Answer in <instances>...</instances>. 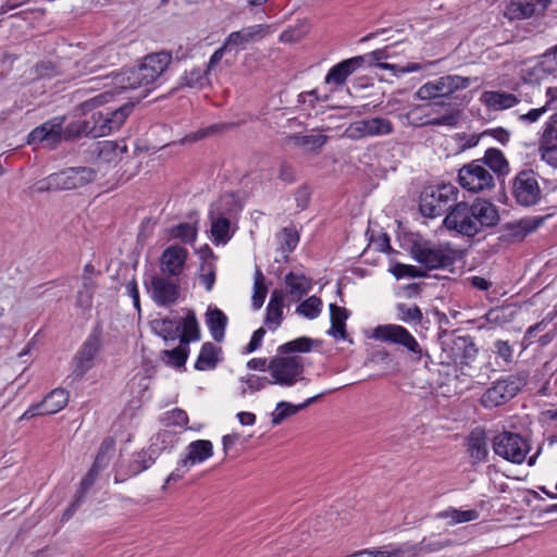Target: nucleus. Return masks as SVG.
Segmentation results:
<instances>
[{"label": "nucleus", "mask_w": 557, "mask_h": 557, "mask_svg": "<svg viewBox=\"0 0 557 557\" xmlns=\"http://www.w3.org/2000/svg\"><path fill=\"white\" fill-rule=\"evenodd\" d=\"M112 97L111 91L99 94L75 108L77 114H87L92 112L90 117L75 121L66 125V137L79 138L87 136L98 138L108 136L111 132L117 131L125 123L134 109V104L126 102L116 109H101L95 111L98 107L108 102Z\"/></svg>", "instance_id": "f257e3e1"}, {"label": "nucleus", "mask_w": 557, "mask_h": 557, "mask_svg": "<svg viewBox=\"0 0 557 557\" xmlns=\"http://www.w3.org/2000/svg\"><path fill=\"white\" fill-rule=\"evenodd\" d=\"M497 208L485 199H475L472 203L457 202L444 219V226L467 237H474L486 228L497 225Z\"/></svg>", "instance_id": "f03ea898"}, {"label": "nucleus", "mask_w": 557, "mask_h": 557, "mask_svg": "<svg viewBox=\"0 0 557 557\" xmlns=\"http://www.w3.org/2000/svg\"><path fill=\"white\" fill-rule=\"evenodd\" d=\"M172 63V53L159 51L147 54L137 67L116 74L113 85L120 89H136L149 86L162 77Z\"/></svg>", "instance_id": "7ed1b4c3"}, {"label": "nucleus", "mask_w": 557, "mask_h": 557, "mask_svg": "<svg viewBox=\"0 0 557 557\" xmlns=\"http://www.w3.org/2000/svg\"><path fill=\"white\" fill-rule=\"evenodd\" d=\"M412 258L428 270L446 269L460 258L458 250L448 244L416 242L411 246Z\"/></svg>", "instance_id": "20e7f679"}, {"label": "nucleus", "mask_w": 557, "mask_h": 557, "mask_svg": "<svg viewBox=\"0 0 557 557\" xmlns=\"http://www.w3.org/2000/svg\"><path fill=\"white\" fill-rule=\"evenodd\" d=\"M458 189L450 184L429 186L420 196L419 209L423 216L434 219L449 212L457 203Z\"/></svg>", "instance_id": "39448f33"}, {"label": "nucleus", "mask_w": 557, "mask_h": 557, "mask_svg": "<svg viewBox=\"0 0 557 557\" xmlns=\"http://www.w3.org/2000/svg\"><path fill=\"white\" fill-rule=\"evenodd\" d=\"M268 371L272 384L290 387L306 381L305 362L300 356H285L277 352L269 360Z\"/></svg>", "instance_id": "423d86ee"}, {"label": "nucleus", "mask_w": 557, "mask_h": 557, "mask_svg": "<svg viewBox=\"0 0 557 557\" xmlns=\"http://www.w3.org/2000/svg\"><path fill=\"white\" fill-rule=\"evenodd\" d=\"M96 172L89 166L67 168L52 173L40 182L39 190H72L95 181Z\"/></svg>", "instance_id": "0eeeda50"}, {"label": "nucleus", "mask_w": 557, "mask_h": 557, "mask_svg": "<svg viewBox=\"0 0 557 557\" xmlns=\"http://www.w3.org/2000/svg\"><path fill=\"white\" fill-rule=\"evenodd\" d=\"M471 84L470 77L460 75H444L424 83L417 91L419 100H436L449 98L455 92L468 88Z\"/></svg>", "instance_id": "6e6552de"}, {"label": "nucleus", "mask_w": 557, "mask_h": 557, "mask_svg": "<svg viewBox=\"0 0 557 557\" xmlns=\"http://www.w3.org/2000/svg\"><path fill=\"white\" fill-rule=\"evenodd\" d=\"M235 206L234 196L225 194L211 206L209 218L211 221L210 233L213 242L216 245L226 244L231 237V222L230 216L232 215Z\"/></svg>", "instance_id": "1a4fd4ad"}, {"label": "nucleus", "mask_w": 557, "mask_h": 557, "mask_svg": "<svg viewBox=\"0 0 557 557\" xmlns=\"http://www.w3.org/2000/svg\"><path fill=\"white\" fill-rule=\"evenodd\" d=\"M373 336L381 342L400 345L406 348L414 361H420L423 356L430 358L424 352L414 336L404 326L398 324H384L374 329Z\"/></svg>", "instance_id": "9d476101"}, {"label": "nucleus", "mask_w": 557, "mask_h": 557, "mask_svg": "<svg viewBox=\"0 0 557 557\" xmlns=\"http://www.w3.org/2000/svg\"><path fill=\"white\" fill-rule=\"evenodd\" d=\"M102 348V332L95 327L87 336L78 351L73 358V375L82 379L96 364V360Z\"/></svg>", "instance_id": "9b49d317"}, {"label": "nucleus", "mask_w": 557, "mask_h": 557, "mask_svg": "<svg viewBox=\"0 0 557 557\" xmlns=\"http://www.w3.org/2000/svg\"><path fill=\"white\" fill-rule=\"evenodd\" d=\"M145 285L151 299L158 306H172L181 295L180 280L168 275L152 274Z\"/></svg>", "instance_id": "f8f14e48"}, {"label": "nucleus", "mask_w": 557, "mask_h": 557, "mask_svg": "<svg viewBox=\"0 0 557 557\" xmlns=\"http://www.w3.org/2000/svg\"><path fill=\"white\" fill-rule=\"evenodd\" d=\"M525 385V379L521 375H508L498 380L481 397V404L485 408L500 406L511 398Z\"/></svg>", "instance_id": "ddd939ff"}, {"label": "nucleus", "mask_w": 557, "mask_h": 557, "mask_svg": "<svg viewBox=\"0 0 557 557\" xmlns=\"http://www.w3.org/2000/svg\"><path fill=\"white\" fill-rule=\"evenodd\" d=\"M458 180L460 185L471 193H482L495 187L493 174L480 160L465 164L458 172Z\"/></svg>", "instance_id": "4468645a"}, {"label": "nucleus", "mask_w": 557, "mask_h": 557, "mask_svg": "<svg viewBox=\"0 0 557 557\" xmlns=\"http://www.w3.org/2000/svg\"><path fill=\"white\" fill-rule=\"evenodd\" d=\"M65 116H55L34 128L27 137L28 145L42 144L47 148H55L62 140H74L66 137Z\"/></svg>", "instance_id": "2eb2a0df"}, {"label": "nucleus", "mask_w": 557, "mask_h": 557, "mask_svg": "<svg viewBox=\"0 0 557 557\" xmlns=\"http://www.w3.org/2000/svg\"><path fill=\"white\" fill-rule=\"evenodd\" d=\"M478 349L469 336H454L443 342L442 363L468 364L473 360Z\"/></svg>", "instance_id": "dca6fc26"}, {"label": "nucleus", "mask_w": 557, "mask_h": 557, "mask_svg": "<svg viewBox=\"0 0 557 557\" xmlns=\"http://www.w3.org/2000/svg\"><path fill=\"white\" fill-rule=\"evenodd\" d=\"M493 449L496 455L513 463L524 461L529 445L519 434L503 432L493 438Z\"/></svg>", "instance_id": "f3484780"}, {"label": "nucleus", "mask_w": 557, "mask_h": 557, "mask_svg": "<svg viewBox=\"0 0 557 557\" xmlns=\"http://www.w3.org/2000/svg\"><path fill=\"white\" fill-rule=\"evenodd\" d=\"M512 195L517 202L524 207L534 206L541 198V188L532 170L519 172L512 184Z\"/></svg>", "instance_id": "a211bd4d"}, {"label": "nucleus", "mask_w": 557, "mask_h": 557, "mask_svg": "<svg viewBox=\"0 0 557 557\" xmlns=\"http://www.w3.org/2000/svg\"><path fill=\"white\" fill-rule=\"evenodd\" d=\"M69 392L64 388H54L42 401L30 406L22 416L21 420H29L36 416L54 414L61 411L69 403Z\"/></svg>", "instance_id": "6ab92c4d"}, {"label": "nucleus", "mask_w": 557, "mask_h": 557, "mask_svg": "<svg viewBox=\"0 0 557 557\" xmlns=\"http://www.w3.org/2000/svg\"><path fill=\"white\" fill-rule=\"evenodd\" d=\"M269 25L257 24L232 32L224 40L225 48H230V51L245 49L247 45L262 40L269 34Z\"/></svg>", "instance_id": "aec40b11"}, {"label": "nucleus", "mask_w": 557, "mask_h": 557, "mask_svg": "<svg viewBox=\"0 0 557 557\" xmlns=\"http://www.w3.org/2000/svg\"><path fill=\"white\" fill-rule=\"evenodd\" d=\"M187 255V249L178 245L164 249L160 257V274L178 278L185 269Z\"/></svg>", "instance_id": "412c9836"}, {"label": "nucleus", "mask_w": 557, "mask_h": 557, "mask_svg": "<svg viewBox=\"0 0 557 557\" xmlns=\"http://www.w3.org/2000/svg\"><path fill=\"white\" fill-rule=\"evenodd\" d=\"M434 107H447V111L445 114L432 117V119H423L421 116H418L420 112V107L413 108L407 115L408 120L411 124L417 126H423V125H446V126H456L459 122L460 117V110L456 107H453L450 103L446 104L443 101L434 102Z\"/></svg>", "instance_id": "4be33fe9"}, {"label": "nucleus", "mask_w": 557, "mask_h": 557, "mask_svg": "<svg viewBox=\"0 0 557 557\" xmlns=\"http://www.w3.org/2000/svg\"><path fill=\"white\" fill-rule=\"evenodd\" d=\"M364 63L366 57L363 55L346 59L329 70L325 76V83L342 86L346 83L347 78Z\"/></svg>", "instance_id": "5701e85b"}, {"label": "nucleus", "mask_w": 557, "mask_h": 557, "mask_svg": "<svg viewBox=\"0 0 557 557\" xmlns=\"http://www.w3.org/2000/svg\"><path fill=\"white\" fill-rule=\"evenodd\" d=\"M187 454L178 461L182 468H189L201 463L213 455V444L208 440H197L187 446Z\"/></svg>", "instance_id": "b1692460"}, {"label": "nucleus", "mask_w": 557, "mask_h": 557, "mask_svg": "<svg viewBox=\"0 0 557 557\" xmlns=\"http://www.w3.org/2000/svg\"><path fill=\"white\" fill-rule=\"evenodd\" d=\"M391 47H385L384 49H379L375 51H372L370 53V57L376 61V66L382 70H388L393 73L394 76L398 77L406 73L411 72H418L423 69V65L416 62H409L406 65H401L398 63H389V62H383L382 60H386L392 57V53L389 52Z\"/></svg>", "instance_id": "393cba45"}, {"label": "nucleus", "mask_w": 557, "mask_h": 557, "mask_svg": "<svg viewBox=\"0 0 557 557\" xmlns=\"http://www.w3.org/2000/svg\"><path fill=\"white\" fill-rule=\"evenodd\" d=\"M542 159L549 165L557 168V129L553 123H546L540 139Z\"/></svg>", "instance_id": "a878e982"}, {"label": "nucleus", "mask_w": 557, "mask_h": 557, "mask_svg": "<svg viewBox=\"0 0 557 557\" xmlns=\"http://www.w3.org/2000/svg\"><path fill=\"white\" fill-rule=\"evenodd\" d=\"M546 0H509L504 15L509 20H522L531 17L537 8L545 7Z\"/></svg>", "instance_id": "bb28decb"}, {"label": "nucleus", "mask_w": 557, "mask_h": 557, "mask_svg": "<svg viewBox=\"0 0 557 557\" xmlns=\"http://www.w3.org/2000/svg\"><path fill=\"white\" fill-rule=\"evenodd\" d=\"M467 451L472 465L486 460L488 455L486 434L481 429H474L468 436Z\"/></svg>", "instance_id": "cd10ccee"}, {"label": "nucleus", "mask_w": 557, "mask_h": 557, "mask_svg": "<svg viewBox=\"0 0 557 557\" xmlns=\"http://www.w3.org/2000/svg\"><path fill=\"white\" fill-rule=\"evenodd\" d=\"M284 294L281 289H274L271 293L270 301L267 307L265 324L270 330H276L283 320Z\"/></svg>", "instance_id": "c85d7f7f"}, {"label": "nucleus", "mask_w": 557, "mask_h": 557, "mask_svg": "<svg viewBox=\"0 0 557 557\" xmlns=\"http://www.w3.org/2000/svg\"><path fill=\"white\" fill-rule=\"evenodd\" d=\"M453 541H428L423 539L418 544H403L400 545V553H403L404 557H417L420 554H430L437 550H441L445 547L451 546Z\"/></svg>", "instance_id": "c756f323"}, {"label": "nucleus", "mask_w": 557, "mask_h": 557, "mask_svg": "<svg viewBox=\"0 0 557 557\" xmlns=\"http://www.w3.org/2000/svg\"><path fill=\"white\" fill-rule=\"evenodd\" d=\"M325 393L318 394L308 398L305 403L293 405L287 401H281L276 405L275 411L272 413V423L278 425L286 418L296 414L298 411L306 409L311 404L320 399Z\"/></svg>", "instance_id": "7c9ffc66"}, {"label": "nucleus", "mask_w": 557, "mask_h": 557, "mask_svg": "<svg viewBox=\"0 0 557 557\" xmlns=\"http://www.w3.org/2000/svg\"><path fill=\"white\" fill-rule=\"evenodd\" d=\"M285 284L292 300L298 301L311 289V280L304 274L289 272L285 276Z\"/></svg>", "instance_id": "2f4dec72"}, {"label": "nucleus", "mask_w": 557, "mask_h": 557, "mask_svg": "<svg viewBox=\"0 0 557 557\" xmlns=\"http://www.w3.org/2000/svg\"><path fill=\"white\" fill-rule=\"evenodd\" d=\"M331 327L329 334L335 338L345 339L347 337L346 320L348 319V310L335 304L330 305Z\"/></svg>", "instance_id": "473e14b6"}, {"label": "nucleus", "mask_w": 557, "mask_h": 557, "mask_svg": "<svg viewBox=\"0 0 557 557\" xmlns=\"http://www.w3.org/2000/svg\"><path fill=\"white\" fill-rule=\"evenodd\" d=\"M484 166H488L498 176H504L509 173V163L504 153L495 148H490L485 151L484 157L479 159Z\"/></svg>", "instance_id": "72a5a7b5"}, {"label": "nucleus", "mask_w": 557, "mask_h": 557, "mask_svg": "<svg viewBox=\"0 0 557 557\" xmlns=\"http://www.w3.org/2000/svg\"><path fill=\"white\" fill-rule=\"evenodd\" d=\"M482 100L493 110H505L519 102L513 94L505 91H485L482 95Z\"/></svg>", "instance_id": "f704fd0d"}, {"label": "nucleus", "mask_w": 557, "mask_h": 557, "mask_svg": "<svg viewBox=\"0 0 557 557\" xmlns=\"http://www.w3.org/2000/svg\"><path fill=\"white\" fill-rule=\"evenodd\" d=\"M206 323L214 341L221 342L225 335L227 317L218 308L209 309L206 314Z\"/></svg>", "instance_id": "c9c22d12"}, {"label": "nucleus", "mask_w": 557, "mask_h": 557, "mask_svg": "<svg viewBox=\"0 0 557 557\" xmlns=\"http://www.w3.org/2000/svg\"><path fill=\"white\" fill-rule=\"evenodd\" d=\"M127 151L126 145L121 141L106 140L99 144L98 159L102 162H116Z\"/></svg>", "instance_id": "e433bc0d"}, {"label": "nucleus", "mask_w": 557, "mask_h": 557, "mask_svg": "<svg viewBox=\"0 0 557 557\" xmlns=\"http://www.w3.org/2000/svg\"><path fill=\"white\" fill-rule=\"evenodd\" d=\"M218 351L219 348L215 345L210 342L205 343L196 360L195 368L199 371L214 369L219 361Z\"/></svg>", "instance_id": "4c0bfd02"}, {"label": "nucleus", "mask_w": 557, "mask_h": 557, "mask_svg": "<svg viewBox=\"0 0 557 557\" xmlns=\"http://www.w3.org/2000/svg\"><path fill=\"white\" fill-rule=\"evenodd\" d=\"M153 331L165 341H174L181 333L182 324L174 319H158L152 322Z\"/></svg>", "instance_id": "58836bf2"}, {"label": "nucleus", "mask_w": 557, "mask_h": 557, "mask_svg": "<svg viewBox=\"0 0 557 557\" xmlns=\"http://www.w3.org/2000/svg\"><path fill=\"white\" fill-rule=\"evenodd\" d=\"M181 324L183 329V334L180 336L181 344L188 345L190 341L199 339V325L196 314L193 310H188L186 318Z\"/></svg>", "instance_id": "ea45409f"}, {"label": "nucleus", "mask_w": 557, "mask_h": 557, "mask_svg": "<svg viewBox=\"0 0 557 557\" xmlns=\"http://www.w3.org/2000/svg\"><path fill=\"white\" fill-rule=\"evenodd\" d=\"M154 451L152 449L141 450L133 455L129 463L128 475H137L151 467L154 462Z\"/></svg>", "instance_id": "a19ab883"}, {"label": "nucleus", "mask_w": 557, "mask_h": 557, "mask_svg": "<svg viewBox=\"0 0 557 557\" xmlns=\"http://www.w3.org/2000/svg\"><path fill=\"white\" fill-rule=\"evenodd\" d=\"M188 345H183L171 349V350H162L161 359L165 362V364L174 368H182L185 366L186 360L188 358Z\"/></svg>", "instance_id": "79ce46f5"}, {"label": "nucleus", "mask_w": 557, "mask_h": 557, "mask_svg": "<svg viewBox=\"0 0 557 557\" xmlns=\"http://www.w3.org/2000/svg\"><path fill=\"white\" fill-rule=\"evenodd\" d=\"M287 140L297 147L307 148L310 150L321 148L326 141L327 136L321 134L310 135H290Z\"/></svg>", "instance_id": "37998d69"}, {"label": "nucleus", "mask_w": 557, "mask_h": 557, "mask_svg": "<svg viewBox=\"0 0 557 557\" xmlns=\"http://www.w3.org/2000/svg\"><path fill=\"white\" fill-rule=\"evenodd\" d=\"M97 284L91 276L83 275L82 288L77 293L76 305L81 308H89L92 304Z\"/></svg>", "instance_id": "c03bdc74"}, {"label": "nucleus", "mask_w": 557, "mask_h": 557, "mask_svg": "<svg viewBox=\"0 0 557 557\" xmlns=\"http://www.w3.org/2000/svg\"><path fill=\"white\" fill-rule=\"evenodd\" d=\"M397 319L404 323L420 324L423 318L421 309L417 305L408 306L406 304H397Z\"/></svg>", "instance_id": "a18cd8bd"}, {"label": "nucleus", "mask_w": 557, "mask_h": 557, "mask_svg": "<svg viewBox=\"0 0 557 557\" xmlns=\"http://www.w3.org/2000/svg\"><path fill=\"white\" fill-rule=\"evenodd\" d=\"M268 288L264 284V275L259 268L256 269L253 277L252 307L259 310L267 297Z\"/></svg>", "instance_id": "49530a36"}, {"label": "nucleus", "mask_w": 557, "mask_h": 557, "mask_svg": "<svg viewBox=\"0 0 557 557\" xmlns=\"http://www.w3.org/2000/svg\"><path fill=\"white\" fill-rule=\"evenodd\" d=\"M312 348V339L309 337H298L277 347V352L290 356L294 352H309Z\"/></svg>", "instance_id": "de8ad7c7"}, {"label": "nucleus", "mask_w": 557, "mask_h": 557, "mask_svg": "<svg viewBox=\"0 0 557 557\" xmlns=\"http://www.w3.org/2000/svg\"><path fill=\"white\" fill-rule=\"evenodd\" d=\"M322 309V300L317 296H311L299 304L296 312L307 319H315Z\"/></svg>", "instance_id": "09e8293b"}, {"label": "nucleus", "mask_w": 557, "mask_h": 557, "mask_svg": "<svg viewBox=\"0 0 557 557\" xmlns=\"http://www.w3.org/2000/svg\"><path fill=\"white\" fill-rule=\"evenodd\" d=\"M441 518H449L454 524L474 521L479 518V512L474 509L459 510L456 508H448L438 513Z\"/></svg>", "instance_id": "8fccbe9b"}, {"label": "nucleus", "mask_w": 557, "mask_h": 557, "mask_svg": "<svg viewBox=\"0 0 557 557\" xmlns=\"http://www.w3.org/2000/svg\"><path fill=\"white\" fill-rule=\"evenodd\" d=\"M206 70L201 69H191L190 71H186L184 76L182 77L183 85L190 88H202L208 82V75Z\"/></svg>", "instance_id": "3c124183"}, {"label": "nucleus", "mask_w": 557, "mask_h": 557, "mask_svg": "<svg viewBox=\"0 0 557 557\" xmlns=\"http://www.w3.org/2000/svg\"><path fill=\"white\" fill-rule=\"evenodd\" d=\"M344 136L352 140L372 137L368 119L350 123L346 128Z\"/></svg>", "instance_id": "603ef678"}, {"label": "nucleus", "mask_w": 557, "mask_h": 557, "mask_svg": "<svg viewBox=\"0 0 557 557\" xmlns=\"http://www.w3.org/2000/svg\"><path fill=\"white\" fill-rule=\"evenodd\" d=\"M372 137L391 135L394 132L393 123L385 117L368 119Z\"/></svg>", "instance_id": "864d4df0"}, {"label": "nucleus", "mask_w": 557, "mask_h": 557, "mask_svg": "<svg viewBox=\"0 0 557 557\" xmlns=\"http://www.w3.org/2000/svg\"><path fill=\"white\" fill-rule=\"evenodd\" d=\"M170 234L173 238H178L184 243H194L197 236V228L190 223H181L173 226Z\"/></svg>", "instance_id": "5fc2aeb1"}, {"label": "nucleus", "mask_w": 557, "mask_h": 557, "mask_svg": "<svg viewBox=\"0 0 557 557\" xmlns=\"http://www.w3.org/2000/svg\"><path fill=\"white\" fill-rule=\"evenodd\" d=\"M101 52H97V53H92V54H89V55H86L84 59H82L81 61H78L76 63V65L78 67H82V70H79V74L81 75H84V74H92V73H96L99 69L102 67V59H101Z\"/></svg>", "instance_id": "6e6d98bb"}, {"label": "nucleus", "mask_w": 557, "mask_h": 557, "mask_svg": "<svg viewBox=\"0 0 557 557\" xmlns=\"http://www.w3.org/2000/svg\"><path fill=\"white\" fill-rule=\"evenodd\" d=\"M396 278L408 277H423L424 272L414 265L395 263L391 270Z\"/></svg>", "instance_id": "4d7b16f0"}, {"label": "nucleus", "mask_w": 557, "mask_h": 557, "mask_svg": "<svg viewBox=\"0 0 557 557\" xmlns=\"http://www.w3.org/2000/svg\"><path fill=\"white\" fill-rule=\"evenodd\" d=\"M199 278L206 289L210 292L215 282V267L212 262H205L201 265Z\"/></svg>", "instance_id": "13d9d810"}, {"label": "nucleus", "mask_w": 557, "mask_h": 557, "mask_svg": "<svg viewBox=\"0 0 557 557\" xmlns=\"http://www.w3.org/2000/svg\"><path fill=\"white\" fill-rule=\"evenodd\" d=\"M166 425L185 426L188 423L187 413L182 409H174L165 414Z\"/></svg>", "instance_id": "bf43d9fd"}, {"label": "nucleus", "mask_w": 557, "mask_h": 557, "mask_svg": "<svg viewBox=\"0 0 557 557\" xmlns=\"http://www.w3.org/2000/svg\"><path fill=\"white\" fill-rule=\"evenodd\" d=\"M361 557H404L403 553H400V546L393 548L391 550L373 548V549H362Z\"/></svg>", "instance_id": "052dcab7"}, {"label": "nucleus", "mask_w": 557, "mask_h": 557, "mask_svg": "<svg viewBox=\"0 0 557 557\" xmlns=\"http://www.w3.org/2000/svg\"><path fill=\"white\" fill-rule=\"evenodd\" d=\"M222 127H223V125H212L207 128H202L200 131H197L195 133L187 135L184 138V141L194 143V141L200 140V139L209 136L210 134H213V133L220 131V128H222Z\"/></svg>", "instance_id": "680f3d73"}, {"label": "nucleus", "mask_w": 557, "mask_h": 557, "mask_svg": "<svg viewBox=\"0 0 557 557\" xmlns=\"http://www.w3.org/2000/svg\"><path fill=\"white\" fill-rule=\"evenodd\" d=\"M226 51H230V48H225V42H223V45L218 50H215L213 54L210 57V60L206 66L207 73H211V71L215 69V66L221 62Z\"/></svg>", "instance_id": "e2e57ef3"}, {"label": "nucleus", "mask_w": 557, "mask_h": 557, "mask_svg": "<svg viewBox=\"0 0 557 557\" xmlns=\"http://www.w3.org/2000/svg\"><path fill=\"white\" fill-rule=\"evenodd\" d=\"M264 334H265V330L263 327H260L257 331H255L249 344L245 348V352L250 354V352L257 350L262 344Z\"/></svg>", "instance_id": "0e129e2a"}, {"label": "nucleus", "mask_w": 557, "mask_h": 557, "mask_svg": "<svg viewBox=\"0 0 557 557\" xmlns=\"http://www.w3.org/2000/svg\"><path fill=\"white\" fill-rule=\"evenodd\" d=\"M247 384L250 392H258L263 389L268 384H272V380L269 381L263 376L250 375L247 379Z\"/></svg>", "instance_id": "69168bd1"}, {"label": "nucleus", "mask_w": 557, "mask_h": 557, "mask_svg": "<svg viewBox=\"0 0 557 557\" xmlns=\"http://www.w3.org/2000/svg\"><path fill=\"white\" fill-rule=\"evenodd\" d=\"M546 111H547V106H543L537 109H532L524 114H520L519 119L522 122L531 124V123L536 122L542 116V114H544Z\"/></svg>", "instance_id": "338daca9"}, {"label": "nucleus", "mask_w": 557, "mask_h": 557, "mask_svg": "<svg viewBox=\"0 0 557 557\" xmlns=\"http://www.w3.org/2000/svg\"><path fill=\"white\" fill-rule=\"evenodd\" d=\"M495 351L496 354L503 358L505 361H510L512 357V349L508 342L497 341L495 343Z\"/></svg>", "instance_id": "774afa93"}]
</instances>
